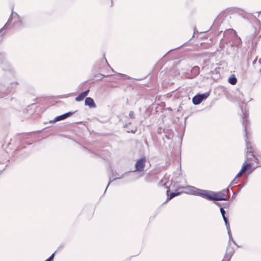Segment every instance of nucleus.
I'll list each match as a JSON object with an SVG mask.
<instances>
[{"mask_svg": "<svg viewBox=\"0 0 261 261\" xmlns=\"http://www.w3.org/2000/svg\"><path fill=\"white\" fill-rule=\"evenodd\" d=\"M187 189L190 194L196 196H199L205 198H206L207 194V193H209L208 191L199 189L192 186H189L187 187Z\"/></svg>", "mask_w": 261, "mask_h": 261, "instance_id": "7ed1b4c3", "label": "nucleus"}, {"mask_svg": "<svg viewBox=\"0 0 261 261\" xmlns=\"http://www.w3.org/2000/svg\"><path fill=\"white\" fill-rule=\"evenodd\" d=\"M85 105L88 106L90 108H95L96 107L93 99L90 97H86L85 100Z\"/></svg>", "mask_w": 261, "mask_h": 261, "instance_id": "423d86ee", "label": "nucleus"}, {"mask_svg": "<svg viewBox=\"0 0 261 261\" xmlns=\"http://www.w3.org/2000/svg\"><path fill=\"white\" fill-rule=\"evenodd\" d=\"M180 194V192H172L170 194L169 197H168L167 200H171L175 196H178Z\"/></svg>", "mask_w": 261, "mask_h": 261, "instance_id": "f8f14e48", "label": "nucleus"}, {"mask_svg": "<svg viewBox=\"0 0 261 261\" xmlns=\"http://www.w3.org/2000/svg\"><path fill=\"white\" fill-rule=\"evenodd\" d=\"M192 72L195 74H198L200 72V68L198 66L194 67L192 69Z\"/></svg>", "mask_w": 261, "mask_h": 261, "instance_id": "ddd939ff", "label": "nucleus"}, {"mask_svg": "<svg viewBox=\"0 0 261 261\" xmlns=\"http://www.w3.org/2000/svg\"><path fill=\"white\" fill-rule=\"evenodd\" d=\"M243 172H244L243 171H242V169H241L240 171L238 173V174L237 175V176H236L235 178H237L240 177Z\"/></svg>", "mask_w": 261, "mask_h": 261, "instance_id": "393cba45", "label": "nucleus"}, {"mask_svg": "<svg viewBox=\"0 0 261 261\" xmlns=\"http://www.w3.org/2000/svg\"><path fill=\"white\" fill-rule=\"evenodd\" d=\"M54 255H55V253L52 254L47 259L49 260V261H52L54 258Z\"/></svg>", "mask_w": 261, "mask_h": 261, "instance_id": "a878e982", "label": "nucleus"}, {"mask_svg": "<svg viewBox=\"0 0 261 261\" xmlns=\"http://www.w3.org/2000/svg\"><path fill=\"white\" fill-rule=\"evenodd\" d=\"M103 75L101 74H98L95 76L96 77H97L99 80H101L102 79Z\"/></svg>", "mask_w": 261, "mask_h": 261, "instance_id": "bb28decb", "label": "nucleus"}, {"mask_svg": "<svg viewBox=\"0 0 261 261\" xmlns=\"http://www.w3.org/2000/svg\"><path fill=\"white\" fill-rule=\"evenodd\" d=\"M89 91V90H86L85 91L82 92L81 93L85 97L88 94Z\"/></svg>", "mask_w": 261, "mask_h": 261, "instance_id": "5701e85b", "label": "nucleus"}, {"mask_svg": "<svg viewBox=\"0 0 261 261\" xmlns=\"http://www.w3.org/2000/svg\"><path fill=\"white\" fill-rule=\"evenodd\" d=\"M199 96H201V98H202V101L206 99L207 96V94L206 93H203V94H198Z\"/></svg>", "mask_w": 261, "mask_h": 261, "instance_id": "aec40b11", "label": "nucleus"}, {"mask_svg": "<svg viewBox=\"0 0 261 261\" xmlns=\"http://www.w3.org/2000/svg\"><path fill=\"white\" fill-rule=\"evenodd\" d=\"M202 101V98H201V96H199L198 94L194 96L192 98V102L195 105L200 104Z\"/></svg>", "mask_w": 261, "mask_h": 261, "instance_id": "6e6552de", "label": "nucleus"}, {"mask_svg": "<svg viewBox=\"0 0 261 261\" xmlns=\"http://www.w3.org/2000/svg\"><path fill=\"white\" fill-rule=\"evenodd\" d=\"M75 112H67L65 114H64V115L65 116V118H67V117H70L71 116V115H72Z\"/></svg>", "mask_w": 261, "mask_h": 261, "instance_id": "412c9836", "label": "nucleus"}, {"mask_svg": "<svg viewBox=\"0 0 261 261\" xmlns=\"http://www.w3.org/2000/svg\"><path fill=\"white\" fill-rule=\"evenodd\" d=\"M249 153L254 158L255 162L259 166H261V156L254 154L251 150L249 151Z\"/></svg>", "mask_w": 261, "mask_h": 261, "instance_id": "0eeeda50", "label": "nucleus"}, {"mask_svg": "<svg viewBox=\"0 0 261 261\" xmlns=\"http://www.w3.org/2000/svg\"><path fill=\"white\" fill-rule=\"evenodd\" d=\"M237 79L234 74H231V76L228 79V83L232 85H236L237 83Z\"/></svg>", "mask_w": 261, "mask_h": 261, "instance_id": "1a4fd4ad", "label": "nucleus"}, {"mask_svg": "<svg viewBox=\"0 0 261 261\" xmlns=\"http://www.w3.org/2000/svg\"><path fill=\"white\" fill-rule=\"evenodd\" d=\"M239 39V42H241V41L240 38H239V39Z\"/></svg>", "mask_w": 261, "mask_h": 261, "instance_id": "c756f323", "label": "nucleus"}, {"mask_svg": "<svg viewBox=\"0 0 261 261\" xmlns=\"http://www.w3.org/2000/svg\"><path fill=\"white\" fill-rule=\"evenodd\" d=\"M64 114L55 117L54 119L50 120V123H54L58 121L66 119Z\"/></svg>", "mask_w": 261, "mask_h": 261, "instance_id": "9d476101", "label": "nucleus"}, {"mask_svg": "<svg viewBox=\"0 0 261 261\" xmlns=\"http://www.w3.org/2000/svg\"><path fill=\"white\" fill-rule=\"evenodd\" d=\"M13 8L12 9L11 15L8 22L5 24V25H4V27L3 28L0 29V31H1V30H2L3 29H8V26L9 25V24L11 23L13 19H14V20L13 21L14 24H16L17 22H18L19 21L21 22V20H20V18L19 16L16 13H14L13 12Z\"/></svg>", "mask_w": 261, "mask_h": 261, "instance_id": "20e7f679", "label": "nucleus"}, {"mask_svg": "<svg viewBox=\"0 0 261 261\" xmlns=\"http://www.w3.org/2000/svg\"><path fill=\"white\" fill-rule=\"evenodd\" d=\"M4 87L0 84V93H8V92H11V90H9V91H4Z\"/></svg>", "mask_w": 261, "mask_h": 261, "instance_id": "a211bd4d", "label": "nucleus"}, {"mask_svg": "<svg viewBox=\"0 0 261 261\" xmlns=\"http://www.w3.org/2000/svg\"><path fill=\"white\" fill-rule=\"evenodd\" d=\"M226 229L227 230V233H228V234L229 236V241H230V240L232 241L233 242V243L236 244L234 241L233 240V238H232V234H231V233L230 227H229V228L227 227Z\"/></svg>", "mask_w": 261, "mask_h": 261, "instance_id": "4468645a", "label": "nucleus"}, {"mask_svg": "<svg viewBox=\"0 0 261 261\" xmlns=\"http://www.w3.org/2000/svg\"><path fill=\"white\" fill-rule=\"evenodd\" d=\"M217 205H219V206H220L221 205V204L220 203H219V202H217L216 203Z\"/></svg>", "mask_w": 261, "mask_h": 261, "instance_id": "c85d7f7f", "label": "nucleus"}, {"mask_svg": "<svg viewBox=\"0 0 261 261\" xmlns=\"http://www.w3.org/2000/svg\"><path fill=\"white\" fill-rule=\"evenodd\" d=\"M248 116L249 114L247 111H245V112L243 113V115L242 116V125L244 126V132L245 133V141H246V149L247 150L246 152L247 154H250L249 151L251 150L252 152V147L251 146V143L247 141L248 137H247V127L248 125Z\"/></svg>", "mask_w": 261, "mask_h": 261, "instance_id": "f03ea898", "label": "nucleus"}, {"mask_svg": "<svg viewBox=\"0 0 261 261\" xmlns=\"http://www.w3.org/2000/svg\"><path fill=\"white\" fill-rule=\"evenodd\" d=\"M251 166V163H247V164H246L245 162L243 164V166H242L241 169L242 170V171L245 172L247 169H249Z\"/></svg>", "mask_w": 261, "mask_h": 261, "instance_id": "9b49d317", "label": "nucleus"}, {"mask_svg": "<svg viewBox=\"0 0 261 261\" xmlns=\"http://www.w3.org/2000/svg\"><path fill=\"white\" fill-rule=\"evenodd\" d=\"M0 97H2V96H1V95H0Z\"/></svg>", "mask_w": 261, "mask_h": 261, "instance_id": "473e14b6", "label": "nucleus"}, {"mask_svg": "<svg viewBox=\"0 0 261 261\" xmlns=\"http://www.w3.org/2000/svg\"><path fill=\"white\" fill-rule=\"evenodd\" d=\"M45 261H49V260L46 259Z\"/></svg>", "mask_w": 261, "mask_h": 261, "instance_id": "2f4dec72", "label": "nucleus"}, {"mask_svg": "<svg viewBox=\"0 0 261 261\" xmlns=\"http://www.w3.org/2000/svg\"><path fill=\"white\" fill-rule=\"evenodd\" d=\"M229 187L218 192L208 191L206 199L212 201L228 200L229 198Z\"/></svg>", "mask_w": 261, "mask_h": 261, "instance_id": "f257e3e1", "label": "nucleus"}, {"mask_svg": "<svg viewBox=\"0 0 261 261\" xmlns=\"http://www.w3.org/2000/svg\"><path fill=\"white\" fill-rule=\"evenodd\" d=\"M145 162L146 159L145 157L142 158L138 160L135 164L136 171L139 172L142 171L145 166Z\"/></svg>", "mask_w": 261, "mask_h": 261, "instance_id": "39448f33", "label": "nucleus"}, {"mask_svg": "<svg viewBox=\"0 0 261 261\" xmlns=\"http://www.w3.org/2000/svg\"><path fill=\"white\" fill-rule=\"evenodd\" d=\"M122 177V176H121V177H115V178L114 179H110L109 182V183H108V185H107V188H106V190H105V192H106V190H107V189L108 187H109V185L110 184V183H111L112 181H113V180H116V179H117L121 178Z\"/></svg>", "mask_w": 261, "mask_h": 261, "instance_id": "6ab92c4d", "label": "nucleus"}, {"mask_svg": "<svg viewBox=\"0 0 261 261\" xmlns=\"http://www.w3.org/2000/svg\"><path fill=\"white\" fill-rule=\"evenodd\" d=\"M129 116L132 119H135V114L133 111H130L129 113Z\"/></svg>", "mask_w": 261, "mask_h": 261, "instance_id": "4be33fe9", "label": "nucleus"}, {"mask_svg": "<svg viewBox=\"0 0 261 261\" xmlns=\"http://www.w3.org/2000/svg\"><path fill=\"white\" fill-rule=\"evenodd\" d=\"M132 133H135V131H132Z\"/></svg>", "mask_w": 261, "mask_h": 261, "instance_id": "7c9ffc66", "label": "nucleus"}, {"mask_svg": "<svg viewBox=\"0 0 261 261\" xmlns=\"http://www.w3.org/2000/svg\"><path fill=\"white\" fill-rule=\"evenodd\" d=\"M238 182L236 181V178H235L231 182V185L237 184Z\"/></svg>", "mask_w": 261, "mask_h": 261, "instance_id": "cd10ccee", "label": "nucleus"}, {"mask_svg": "<svg viewBox=\"0 0 261 261\" xmlns=\"http://www.w3.org/2000/svg\"><path fill=\"white\" fill-rule=\"evenodd\" d=\"M220 212L222 216L225 215V211L224 210L223 207L220 208Z\"/></svg>", "mask_w": 261, "mask_h": 261, "instance_id": "b1692460", "label": "nucleus"}, {"mask_svg": "<svg viewBox=\"0 0 261 261\" xmlns=\"http://www.w3.org/2000/svg\"><path fill=\"white\" fill-rule=\"evenodd\" d=\"M222 217H223V220L224 221L225 224L226 225V228L227 227L229 228V227H230V226H229V223L228 219L225 216H225H223Z\"/></svg>", "mask_w": 261, "mask_h": 261, "instance_id": "2eb2a0df", "label": "nucleus"}, {"mask_svg": "<svg viewBox=\"0 0 261 261\" xmlns=\"http://www.w3.org/2000/svg\"><path fill=\"white\" fill-rule=\"evenodd\" d=\"M85 97L82 94V93H80L76 98L75 100L76 101H80L83 100L84 99Z\"/></svg>", "mask_w": 261, "mask_h": 261, "instance_id": "dca6fc26", "label": "nucleus"}, {"mask_svg": "<svg viewBox=\"0 0 261 261\" xmlns=\"http://www.w3.org/2000/svg\"><path fill=\"white\" fill-rule=\"evenodd\" d=\"M160 184H161L162 186H163L165 188H166L167 189V195H168V193L170 191V189H169V186H168L167 185V182H165L164 184H162V181H161L160 182Z\"/></svg>", "mask_w": 261, "mask_h": 261, "instance_id": "f3484780", "label": "nucleus"}]
</instances>
